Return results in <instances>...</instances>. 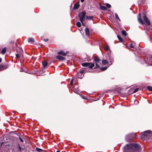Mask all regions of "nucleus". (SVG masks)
<instances>
[{"label":"nucleus","mask_w":152,"mask_h":152,"mask_svg":"<svg viewBox=\"0 0 152 152\" xmlns=\"http://www.w3.org/2000/svg\"><path fill=\"white\" fill-rule=\"evenodd\" d=\"M140 145L137 144H127L125 146L123 152H140Z\"/></svg>","instance_id":"nucleus-1"},{"label":"nucleus","mask_w":152,"mask_h":152,"mask_svg":"<svg viewBox=\"0 0 152 152\" xmlns=\"http://www.w3.org/2000/svg\"><path fill=\"white\" fill-rule=\"evenodd\" d=\"M151 135L150 131H145L141 134V138L143 140H147L149 138Z\"/></svg>","instance_id":"nucleus-2"},{"label":"nucleus","mask_w":152,"mask_h":152,"mask_svg":"<svg viewBox=\"0 0 152 152\" xmlns=\"http://www.w3.org/2000/svg\"><path fill=\"white\" fill-rule=\"evenodd\" d=\"M86 14V12L85 11H83L80 12L78 15V16L80 18V20L81 22H83L85 19V16Z\"/></svg>","instance_id":"nucleus-3"},{"label":"nucleus","mask_w":152,"mask_h":152,"mask_svg":"<svg viewBox=\"0 0 152 152\" xmlns=\"http://www.w3.org/2000/svg\"><path fill=\"white\" fill-rule=\"evenodd\" d=\"M82 65L83 66L88 67L90 69H92L94 66V64L92 63L85 62L82 63Z\"/></svg>","instance_id":"nucleus-4"},{"label":"nucleus","mask_w":152,"mask_h":152,"mask_svg":"<svg viewBox=\"0 0 152 152\" xmlns=\"http://www.w3.org/2000/svg\"><path fill=\"white\" fill-rule=\"evenodd\" d=\"M143 19L144 20L146 24L148 26L150 25L151 24L150 20H148V18L145 15L143 16Z\"/></svg>","instance_id":"nucleus-5"},{"label":"nucleus","mask_w":152,"mask_h":152,"mask_svg":"<svg viewBox=\"0 0 152 152\" xmlns=\"http://www.w3.org/2000/svg\"><path fill=\"white\" fill-rule=\"evenodd\" d=\"M139 23L141 24H143V22L141 18V14L140 13L137 17Z\"/></svg>","instance_id":"nucleus-6"},{"label":"nucleus","mask_w":152,"mask_h":152,"mask_svg":"<svg viewBox=\"0 0 152 152\" xmlns=\"http://www.w3.org/2000/svg\"><path fill=\"white\" fill-rule=\"evenodd\" d=\"M133 134H129L126 135V140L127 141L129 140L132 137Z\"/></svg>","instance_id":"nucleus-7"},{"label":"nucleus","mask_w":152,"mask_h":152,"mask_svg":"<svg viewBox=\"0 0 152 152\" xmlns=\"http://www.w3.org/2000/svg\"><path fill=\"white\" fill-rule=\"evenodd\" d=\"M56 58L60 60L63 61L65 60V58L60 55L56 56Z\"/></svg>","instance_id":"nucleus-8"},{"label":"nucleus","mask_w":152,"mask_h":152,"mask_svg":"<svg viewBox=\"0 0 152 152\" xmlns=\"http://www.w3.org/2000/svg\"><path fill=\"white\" fill-rule=\"evenodd\" d=\"M57 53L58 54L61 55L63 56H66V53L62 50H60V51L57 52Z\"/></svg>","instance_id":"nucleus-9"},{"label":"nucleus","mask_w":152,"mask_h":152,"mask_svg":"<svg viewBox=\"0 0 152 152\" xmlns=\"http://www.w3.org/2000/svg\"><path fill=\"white\" fill-rule=\"evenodd\" d=\"M85 34L86 36H89L90 35V31L88 28H86L85 29Z\"/></svg>","instance_id":"nucleus-10"},{"label":"nucleus","mask_w":152,"mask_h":152,"mask_svg":"<svg viewBox=\"0 0 152 152\" xmlns=\"http://www.w3.org/2000/svg\"><path fill=\"white\" fill-rule=\"evenodd\" d=\"M80 7V5L77 2L74 5L73 9L74 10L77 9Z\"/></svg>","instance_id":"nucleus-11"},{"label":"nucleus","mask_w":152,"mask_h":152,"mask_svg":"<svg viewBox=\"0 0 152 152\" xmlns=\"http://www.w3.org/2000/svg\"><path fill=\"white\" fill-rule=\"evenodd\" d=\"M42 64L44 68L46 67L48 65V63L46 60H44L42 62Z\"/></svg>","instance_id":"nucleus-12"},{"label":"nucleus","mask_w":152,"mask_h":152,"mask_svg":"<svg viewBox=\"0 0 152 152\" xmlns=\"http://www.w3.org/2000/svg\"><path fill=\"white\" fill-rule=\"evenodd\" d=\"M7 68L6 66H3L2 65H0V71L6 69Z\"/></svg>","instance_id":"nucleus-13"},{"label":"nucleus","mask_w":152,"mask_h":152,"mask_svg":"<svg viewBox=\"0 0 152 152\" xmlns=\"http://www.w3.org/2000/svg\"><path fill=\"white\" fill-rule=\"evenodd\" d=\"M103 47L104 50L107 51L109 49V46L107 45H104Z\"/></svg>","instance_id":"nucleus-14"},{"label":"nucleus","mask_w":152,"mask_h":152,"mask_svg":"<svg viewBox=\"0 0 152 152\" xmlns=\"http://www.w3.org/2000/svg\"><path fill=\"white\" fill-rule=\"evenodd\" d=\"M28 42L32 43L34 42V40L32 38H30L28 39Z\"/></svg>","instance_id":"nucleus-15"},{"label":"nucleus","mask_w":152,"mask_h":152,"mask_svg":"<svg viewBox=\"0 0 152 152\" xmlns=\"http://www.w3.org/2000/svg\"><path fill=\"white\" fill-rule=\"evenodd\" d=\"M99 4L100 5V8L101 9L104 10H107V8L105 7L102 6L101 4Z\"/></svg>","instance_id":"nucleus-16"},{"label":"nucleus","mask_w":152,"mask_h":152,"mask_svg":"<svg viewBox=\"0 0 152 152\" xmlns=\"http://www.w3.org/2000/svg\"><path fill=\"white\" fill-rule=\"evenodd\" d=\"M93 16H86V20H92L93 19Z\"/></svg>","instance_id":"nucleus-17"},{"label":"nucleus","mask_w":152,"mask_h":152,"mask_svg":"<svg viewBox=\"0 0 152 152\" xmlns=\"http://www.w3.org/2000/svg\"><path fill=\"white\" fill-rule=\"evenodd\" d=\"M117 37L118 39L119 40L120 42H124L123 39L121 38L118 35Z\"/></svg>","instance_id":"nucleus-18"},{"label":"nucleus","mask_w":152,"mask_h":152,"mask_svg":"<svg viewBox=\"0 0 152 152\" xmlns=\"http://www.w3.org/2000/svg\"><path fill=\"white\" fill-rule=\"evenodd\" d=\"M36 150L37 151L39 152H42V151H44V150H42V149L39 148L37 147L36 148Z\"/></svg>","instance_id":"nucleus-19"},{"label":"nucleus","mask_w":152,"mask_h":152,"mask_svg":"<svg viewBox=\"0 0 152 152\" xmlns=\"http://www.w3.org/2000/svg\"><path fill=\"white\" fill-rule=\"evenodd\" d=\"M122 34L124 36H126L127 35L125 31H121Z\"/></svg>","instance_id":"nucleus-20"},{"label":"nucleus","mask_w":152,"mask_h":152,"mask_svg":"<svg viewBox=\"0 0 152 152\" xmlns=\"http://www.w3.org/2000/svg\"><path fill=\"white\" fill-rule=\"evenodd\" d=\"M102 63L103 64H108V61L107 60H102Z\"/></svg>","instance_id":"nucleus-21"},{"label":"nucleus","mask_w":152,"mask_h":152,"mask_svg":"<svg viewBox=\"0 0 152 152\" xmlns=\"http://www.w3.org/2000/svg\"><path fill=\"white\" fill-rule=\"evenodd\" d=\"M6 48H4L1 51V53H2V54H4L6 53Z\"/></svg>","instance_id":"nucleus-22"},{"label":"nucleus","mask_w":152,"mask_h":152,"mask_svg":"<svg viewBox=\"0 0 152 152\" xmlns=\"http://www.w3.org/2000/svg\"><path fill=\"white\" fill-rule=\"evenodd\" d=\"M76 26L78 27H80L81 26V23L79 22H77L76 23Z\"/></svg>","instance_id":"nucleus-23"},{"label":"nucleus","mask_w":152,"mask_h":152,"mask_svg":"<svg viewBox=\"0 0 152 152\" xmlns=\"http://www.w3.org/2000/svg\"><path fill=\"white\" fill-rule=\"evenodd\" d=\"M94 60L95 63L99 62L100 61L99 59L98 58H95L94 59Z\"/></svg>","instance_id":"nucleus-24"},{"label":"nucleus","mask_w":152,"mask_h":152,"mask_svg":"<svg viewBox=\"0 0 152 152\" xmlns=\"http://www.w3.org/2000/svg\"><path fill=\"white\" fill-rule=\"evenodd\" d=\"M19 139L20 141L22 142H23L24 141V138L23 137H19Z\"/></svg>","instance_id":"nucleus-25"},{"label":"nucleus","mask_w":152,"mask_h":152,"mask_svg":"<svg viewBox=\"0 0 152 152\" xmlns=\"http://www.w3.org/2000/svg\"><path fill=\"white\" fill-rule=\"evenodd\" d=\"M115 17L119 21H120V19L119 18V17H118L117 14V13H115Z\"/></svg>","instance_id":"nucleus-26"},{"label":"nucleus","mask_w":152,"mask_h":152,"mask_svg":"<svg viewBox=\"0 0 152 152\" xmlns=\"http://www.w3.org/2000/svg\"><path fill=\"white\" fill-rule=\"evenodd\" d=\"M147 88L149 91H152V86H148L147 87Z\"/></svg>","instance_id":"nucleus-27"},{"label":"nucleus","mask_w":152,"mask_h":152,"mask_svg":"<svg viewBox=\"0 0 152 152\" xmlns=\"http://www.w3.org/2000/svg\"><path fill=\"white\" fill-rule=\"evenodd\" d=\"M107 69V67H101V70L102 71H104L106 70Z\"/></svg>","instance_id":"nucleus-28"},{"label":"nucleus","mask_w":152,"mask_h":152,"mask_svg":"<svg viewBox=\"0 0 152 152\" xmlns=\"http://www.w3.org/2000/svg\"><path fill=\"white\" fill-rule=\"evenodd\" d=\"M18 149H19V150L20 151H22V150H23V148H22L19 145H18Z\"/></svg>","instance_id":"nucleus-29"},{"label":"nucleus","mask_w":152,"mask_h":152,"mask_svg":"<svg viewBox=\"0 0 152 152\" xmlns=\"http://www.w3.org/2000/svg\"><path fill=\"white\" fill-rule=\"evenodd\" d=\"M106 6L108 8H110L111 7L110 5L107 3L106 4Z\"/></svg>","instance_id":"nucleus-30"},{"label":"nucleus","mask_w":152,"mask_h":152,"mask_svg":"<svg viewBox=\"0 0 152 152\" xmlns=\"http://www.w3.org/2000/svg\"><path fill=\"white\" fill-rule=\"evenodd\" d=\"M139 90V88H136L133 91V93H135L136 92H137Z\"/></svg>","instance_id":"nucleus-31"},{"label":"nucleus","mask_w":152,"mask_h":152,"mask_svg":"<svg viewBox=\"0 0 152 152\" xmlns=\"http://www.w3.org/2000/svg\"><path fill=\"white\" fill-rule=\"evenodd\" d=\"M96 67H94L95 69L98 68L99 67V66L98 65V64L97 63V62L96 63Z\"/></svg>","instance_id":"nucleus-32"},{"label":"nucleus","mask_w":152,"mask_h":152,"mask_svg":"<svg viewBox=\"0 0 152 152\" xmlns=\"http://www.w3.org/2000/svg\"><path fill=\"white\" fill-rule=\"evenodd\" d=\"M20 54H17L16 55V57L19 58L20 57Z\"/></svg>","instance_id":"nucleus-33"},{"label":"nucleus","mask_w":152,"mask_h":152,"mask_svg":"<svg viewBox=\"0 0 152 152\" xmlns=\"http://www.w3.org/2000/svg\"><path fill=\"white\" fill-rule=\"evenodd\" d=\"M74 79V78H72V80L70 82V84H71V86H72L73 85V80Z\"/></svg>","instance_id":"nucleus-34"},{"label":"nucleus","mask_w":152,"mask_h":152,"mask_svg":"<svg viewBox=\"0 0 152 152\" xmlns=\"http://www.w3.org/2000/svg\"><path fill=\"white\" fill-rule=\"evenodd\" d=\"M84 72H85V71L84 70H82L80 72V73H83Z\"/></svg>","instance_id":"nucleus-35"},{"label":"nucleus","mask_w":152,"mask_h":152,"mask_svg":"<svg viewBox=\"0 0 152 152\" xmlns=\"http://www.w3.org/2000/svg\"><path fill=\"white\" fill-rule=\"evenodd\" d=\"M44 41H45V42H47L48 41V39H45L44 40Z\"/></svg>","instance_id":"nucleus-36"},{"label":"nucleus","mask_w":152,"mask_h":152,"mask_svg":"<svg viewBox=\"0 0 152 152\" xmlns=\"http://www.w3.org/2000/svg\"><path fill=\"white\" fill-rule=\"evenodd\" d=\"M130 47L132 48H134V47H133V46H132V45L131 44H130Z\"/></svg>","instance_id":"nucleus-37"},{"label":"nucleus","mask_w":152,"mask_h":152,"mask_svg":"<svg viewBox=\"0 0 152 152\" xmlns=\"http://www.w3.org/2000/svg\"><path fill=\"white\" fill-rule=\"evenodd\" d=\"M2 61V59L1 58H0V63H1V62Z\"/></svg>","instance_id":"nucleus-38"},{"label":"nucleus","mask_w":152,"mask_h":152,"mask_svg":"<svg viewBox=\"0 0 152 152\" xmlns=\"http://www.w3.org/2000/svg\"><path fill=\"white\" fill-rule=\"evenodd\" d=\"M83 26H84V24L83 23V22H81Z\"/></svg>","instance_id":"nucleus-39"},{"label":"nucleus","mask_w":152,"mask_h":152,"mask_svg":"<svg viewBox=\"0 0 152 152\" xmlns=\"http://www.w3.org/2000/svg\"><path fill=\"white\" fill-rule=\"evenodd\" d=\"M84 0H81V1L82 2H83L84 1Z\"/></svg>","instance_id":"nucleus-40"},{"label":"nucleus","mask_w":152,"mask_h":152,"mask_svg":"<svg viewBox=\"0 0 152 152\" xmlns=\"http://www.w3.org/2000/svg\"><path fill=\"white\" fill-rule=\"evenodd\" d=\"M20 51H21V52H23V50L22 49H20Z\"/></svg>","instance_id":"nucleus-41"},{"label":"nucleus","mask_w":152,"mask_h":152,"mask_svg":"<svg viewBox=\"0 0 152 152\" xmlns=\"http://www.w3.org/2000/svg\"><path fill=\"white\" fill-rule=\"evenodd\" d=\"M56 152H60L59 151H56Z\"/></svg>","instance_id":"nucleus-42"},{"label":"nucleus","mask_w":152,"mask_h":152,"mask_svg":"<svg viewBox=\"0 0 152 152\" xmlns=\"http://www.w3.org/2000/svg\"><path fill=\"white\" fill-rule=\"evenodd\" d=\"M113 61V59H112V60H111V61Z\"/></svg>","instance_id":"nucleus-43"},{"label":"nucleus","mask_w":152,"mask_h":152,"mask_svg":"<svg viewBox=\"0 0 152 152\" xmlns=\"http://www.w3.org/2000/svg\"><path fill=\"white\" fill-rule=\"evenodd\" d=\"M133 134V136H133L134 135V134Z\"/></svg>","instance_id":"nucleus-44"},{"label":"nucleus","mask_w":152,"mask_h":152,"mask_svg":"<svg viewBox=\"0 0 152 152\" xmlns=\"http://www.w3.org/2000/svg\"><path fill=\"white\" fill-rule=\"evenodd\" d=\"M111 64H112V62H111Z\"/></svg>","instance_id":"nucleus-45"}]
</instances>
